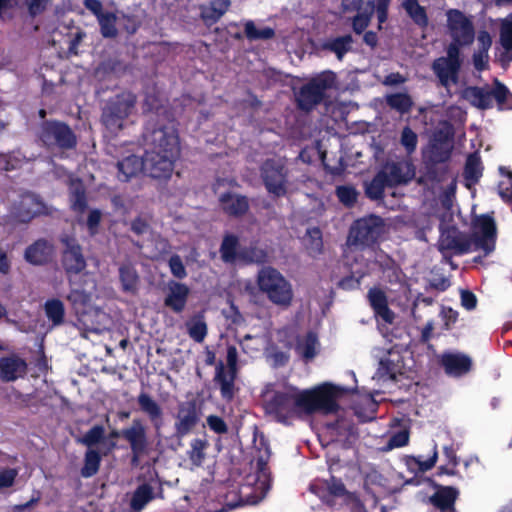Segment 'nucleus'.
<instances>
[{
  "instance_id": "nucleus-64",
  "label": "nucleus",
  "mask_w": 512,
  "mask_h": 512,
  "mask_svg": "<svg viewBox=\"0 0 512 512\" xmlns=\"http://www.w3.org/2000/svg\"><path fill=\"white\" fill-rule=\"evenodd\" d=\"M130 229L136 235H143L149 232L150 224L142 216H137L131 221Z\"/></svg>"
},
{
  "instance_id": "nucleus-63",
  "label": "nucleus",
  "mask_w": 512,
  "mask_h": 512,
  "mask_svg": "<svg viewBox=\"0 0 512 512\" xmlns=\"http://www.w3.org/2000/svg\"><path fill=\"white\" fill-rule=\"evenodd\" d=\"M327 489L329 493L336 497H342L347 493L346 487L341 479L331 476L330 480L327 481Z\"/></svg>"
},
{
  "instance_id": "nucleus-29",
  "label": "nucleus",
  "mask_w": 512,
  "mask_h": 512,
  "mask_svg": "<svg viewBox=\"0 0 512 512\" xmlns=\"http://www.w3.org/2000/svg\"><path fill=\"white\" fill-rule=\"evenodd\" d=\"M126 68L124 62L117 57H109L97 65L94 73L99 81H107L124 75Z\"/></svg>"
},
{
  "instance_id": "nucleus-13",
  "label": "nucleus",
  "mask_w": 512,
  "mask_h": 512,
  "mask_svg": "<svg viewBox=\"0 0 512 512\" xmlns=\"http://www.w3.org/2000/svg\"><path fill=\"white\" fill-rule=\"evenodd\" d=\"M473 233L470 234L473 240V250H483L487 256L495 249L497 227L495 220L488 214L476 216L472 221Z\"/></svg>"
},
{
  "instance_id": "nucleus-15",
  "label": "nucleus",
  "mask_w": 512,
  "mask_h": 512,
  "mask_svg": "<svg viewBox=\"0 0 512 512\" xmlns=\"http://www.w3.org/2000/svg\"><path fill=\"white\" fill-rule=\"evenodd\" d=\"M461 64L460 50L455 44H449L447 56L435 59L432 63V69L441 85L446 87L450 81L454 84L458 82Z\"/></svg>"
},
{
  "instance_id": "nucleus-17",
  "label": "nucleus",
  "mask_w": 512,
  "mask_h": 512,
  "mask_svg": "<svg viewBox=\"0 0 512 512\" xmlns=\"http://www.w3.org/2000/svg\"><path fill=\"white\" fill-rule=\"evenodd\" d=\"M122 438L128 442L131 450V463L137 465L140 458L148 454L149 441L147 429L139 418L133 419L129 427L123 428Z\"/></svg>"
},
{
  "instance_id": "nucleus-55",
  "label": "nucleus",
  "mask_w": 512,
  "mask_h": 512,
  "mask_svg": "<svg viewBox=\"0 0 512 512\" xmlns=\"http://www.w3.org/2000/svg\"><path fill=\"white\" fill-rule=\"evenodd\" d=\"M500 43L505 50H512V13L501 20Z\"/></svg>"
},
{
  "instance_id": "nucleus-51",
  "label": "nucleus",
  "mask_w": 512,
  "mask_h": 512,
  "mask_svg": "<svg viewBox=\"0 0 512 512\" xmlns=\"http://www.w3.org/2000/svg\"><path fill=\"white\" fill-rule=\"evenodd\" d=\"M207 446L208 442L200 438H196L191 441V449L188 451V456L194 465L199 466L203 463L205 459L204 451L207 448Z\"/></svg>"
},
{
  "instance_id": "nucleus-44",
  "label": "nucleus",
  "mask_w": 512,
  "mask_h": 512,
  "mask_svg": "<svg viewBox=\"0 0 512 512\" xmlns=\"http://www.w3.org/2000/svg\"><path fill=\"white\" fill-rule=\"evenodd\" d=\"M76 314H85L91 303V293L82 289H72L67 295Z\"/></svg>"
},
{
  "instance_id": "nucleus-9",
  "label": "nucleus",
  "mask_w": 512,
  "mask_h": 512,
  "mask_svg": "<svg viewBox=\"0 0 512 512\" xmlns=\"http://www.w3.org/2000/svg\"><path fill=\"white\" fill-rule=\"evenodd\" d=\"M494 87L491 90H485L482 87L472 86L466 89V96L471 99V103L479 109L486 110L492 108V99L497 102L499 109L512 108L508 100H512V94L509 89L498 79L494 80Z\"/></svg>"
},
{
  "instance_id": "nucleus-33",
  "label": "nucleus",
  "mask_w": 512,
  "mask_h": 512,
  "mask_svg": "<svg viewBox=\"0 0 512 512\" xmlns=\"http://www.w3.org/2000/svg\"><path fill=\"white\" fill-rule=\"evenodd\" d=\"M119 279L123 292L132 294L137 292L139 275L132 264L125 263L119 267Z\"/></svg>"
},
{
  "instance_id": "nucleus-22",
  "label": "nucleus",
  "mask_w": 512,
  "mask_h": 512,
  "mask_svg": "<svg viewBox=\"0 0 512 512\" xmlns=\"http://www.w3.org/2000/svg\"><path fill=\"white\" fill-rule=\"evenodd\" d=\"M140 411L145 414L156 433H159L164 425L163 409L160 404L148 393L141 392L137 396Z\"/></svg>"
},
{
  "instance_id": "nucleus-7",
  "label": "nucleus",
  "mask_w": 512,
  "mask_h": 512,
  "mask_svg": "<svg viewBox=\"0 0 512 512\" xmlns=\"http://www.w3.org/2000/svg\"><path fill=\"white\" fill-rule=\"evenodd\" d=\"M257 285L270 302L277 306L289 307L293 300L290 282L273 267H263L257 275Z\"/></svg>"
},
{
  "instance_id": "nucleus-5",
  "label": "nucleus",
  "mask_w": 512,
  "mask_h": 512,
  "mask_svg": "<svg viewBox=\"0 0 512 512\" xmlns=\"http://www.w3.org/2000/svg\"><path fill=\"white\" fill-rule=\"evenodd\" d=\"M36 136L47 150L69 151L77 146L75 132L66 122L57 119L42 121Z\"/></svg>"
},
{
  "instance_id": "nucleus-61",
  "label": "nucleus",
  "mask_w": 512,
  "mask_h": 512,
  "mask_svg": "<svg viewBox=\"0 0 512 512\" xmlns=\"http://www.w3.org/2000/svg\"><path fill=\"white\" fill-rule=\"evenodd\" d=\"M207 425L210 430L217 434H226L228 426L223 418L217 415H209L206 419Z\"/></svg>"
},
{
  "instance_id": "nucleus-31",
  "label": "nucleus",
  "mask_w": 512,
  "mask_h": 512,
  "mask_svg": "<svg viewBox=\"0 0 512 512\" xmlns=\"http://www.w3.org/2000/svg\"><path fill=\"white\" fill-rule=\"evenodd\" d=\"M240 248L241 245L237 235L232 233L225 234L219 248L221 260L226 264L238 263Z\"/></svg>"
},
{
  "instance_id": "nucleus-16",
  "label": "nucleus",
  "mask_w": 512,
  "mask_h": 512,
  "mask_svg": "<svg viewBox=\"0 0 512 512\" xmlns=\"http://www.w3.org/2000/svg\"><path fill=\"white\" fill-rule=\"evenodd\" d=\"M61 243L64 245L61 264L65 273L68 276L80 274L87 267L82 246L75 237L68 235L61 237Z\"/></svg>"
},
{
  "instance_id": "nucleus-26",
  "label": "nucleus",
  "mask_w": 512,
  "mask_h": 512,
  "mask_svg": "<svg viewBox=\"0 0 512 512\" xmlns=\"http://www.w3.org/2000/svg\"><path fill=\"white\" fill-rule=\"evenodd\" d=\"M189 294L190 289L186 284L170 281L168 283V292L164 298V305L179 314L185 309Z\"/></svg>"
},
{
  "instance_id": "nucleus-2",
  "label": "nucleus",
  "mask_w": 512,
  "mask_h": 512,
  "mask_svg": "<svg viewBox=\"0 0 512 512\" xmlns=\"http://www.w3.org/2000/svg\"><path fill=\"white\" fill-rule=\"evenodd\" d=\"M149 111L144 135L150 149L144 154V174L153 179H169L181 151L178 130L162 105Z\"/></svg>"
},
{
  "instance_id": "nucleus-59",
  "label": "nucleus",
  "mask_w": 512,
  "mask_h": 512,
  "mask_svg": "<svg viewBox=\"0 0 512 512\" xmlns=\"http://www.w3.org/2000/svg\"><path fill=\"white\" fill-rule=\"evenodd\" d=\"M168 265L174 277L184 279L187 276L186 268L178 254H174L169 258Z\"/></svg>"
},
{
  "instance_id": "nucleus-3",
  "label": "nucleus",
  "mask_w": 512,
  "mask_h": 512,
  "mask_svg": "<svg viewBox=\"0 0 512 512\" xmlns=\"http://www.w3.org/2000/svg\"><path fill=\"white\" fill-rule=\"evenodd\" d=\"M336 79V74L330 70L323 71L311 78L295 93L297 108L306 113L311 112L324 101L326 91L335 87Z\"/></svg>"
},
{
  "instance_id": "nucleus-49",
  "label": "nucleus",
  "mask_w": 512,
  "mask_h": 512,
  "mask_svg": "<svg viewBox=\"0 0 512 512\" xmlns=\"http://www.w3.org/2000/svg\"><path fill=\"white\" fill-rule=\"evenodd\" d=\"M245 36L250 41L255 40H269L275 36V30L271 27H264L262 29L256 28L252 20L245 22Z\"/></svg>"
},
{
  "instance_id": "nucleus-11",
  "label": "nucleus",
  "mask_w": 512,
  "mask_h": 512,
  "mask_svg": "<svg viewBox=\"0 0 512 512\" xmlns=\"http://www.w3.org/2000/svg\"><path fill=\"white\" fill-rule=\"evenodd\" d=\"M202 407L196 398L181 401L174 415L175 436L179 439L192 433L200 423Z\"/></svg>"
},
{
  "instance_id": "nucleus-30",
  "label": "nucleus",
  "mask_w": 512,
  "mask_h": 512,
  "mask_svg": "<svg viewBox=\"0 0 512 512\" xmlns=\"http://www.w3.org/2000/svg\"><path fill=\"white\" fill-rule=\"evenodd\" d=\"M118 179L122 182H128L139 173H144V156L129 155L117 163Z\"/></svg>"
},
{
  "instance_id": "nucleus-45",
  "label": "nucleus",
  "mask_w": 512,
  "mask_h": 512,
  "mask_svg": "<svg viewBox=\"0 0 512 512\" xmlns=\"http://www.w3.org/2000/svg\"><path fill=\"white\" fill-rule=\"evenodd\" d=\"M438 459V452L437 447L434 445L433 448V454L428 459L422 461L419 457L415 456H408L406 459V465L409 470L411 471H419V472H426L433 468L437 462Z\"/></svg>"
},
{
  "instance_id": "nucleus-36",
  "label": "nucleus",
  "mask_w": 512,
  "mask_h": 512,
  "mask_svg": "<svg viewBox=\"0 0 512 512\" xmlns=\"http://www.w3.org/2000/svg\"><path fill=\"white\" fill-rule=\"evenodd\" d=\"M69 200L71 209L77 213H83L88 207L86 190L83 183L78 180L73 183L69 191Z\"/></svg>"
},
{
  "instance_id": "nucleus-18",
  "label": "nucleus",
  "mask_w": 512,
  "mask_h": 512,
  "mask_svg": "<svg viewBox=\"0 0 512 512\" xmlns=\"http://www.w3.org/2000/svg\"><path fill=\"white\" fill-rule=\"evenodd\" d=\"M50 214L46 203L32 192L22 194L13 211L14 218L20 223H29L36 217Z\"/></svg>"
},
{
  "instance_id": "nucleus-34",
  "label": "nucleus",
  "mask_w": 512,
  "mask_h": 512,
  "mask_svg": "<svg viewBox=\"0 0 512 512\" xmlns=\"http://www.w3.org/2000/svg\"><path fill=\"white\" fill-rule=\"evenodd\" d=\"M353 37L350 34L343 36H337L328 39L323 43V49L334 53L338 60H342L343 57L352 50Z\"/></svg>"
},
{
  "instance_id": "nucleus-8",
  "label": "nucleus",
  "mask_w": 512,
  "mask_h": 512,
  "mask_svg": "<svg viewBox=\"0 0 512 512\" xmlns=\"http://www.w3.org/2000/svg\"><path fill=\"white\" fill-rule=\"evenodd\" d=\"M385 231L384 219L370 214L359 218L350 227L347 243L355 247H372Z\"/></svg>"
},
{
  "instance_id": "nucleus-27",
  "label": "nucleus",
  "mask_w": 512,
  "mask_h": 512,
  "mask_svg": "<svg viewBox=\"0 0 512 512\" xmlns=\"http://www.w3.org/2000/svg\"><path fill=\"white\" fill-rule=\"evenodd\" d=\"M27 363L17 355L0 358V379L3 382H13L27 373Z\"/></svg>"
},
{
  "instance_id": "nucleus-41",
  "label": "nucleus",
  "mask_w": 512,
  "mask_h": 512,
  "mask_svg": "<svg viewBox=\"0 0 512 512\" xmlns=\"http://www.w3.org/2000/svg\"><path fill=\"white\" fill-rule=\"evenodd\" d=\"M374 10L375 2L367 0L364 9L352 18V28L356 34H362L369 26Z\"/></svg>"
},
{
  "instance_id": "nucleus-19",
  "label": "nucleus",
  "mask_w": 512,
  "mask_h": 512,
  "mask_svg": "<svg viewBox=\"0 0 512 512\" xmlns=\"http://www.w3.org/2000/svg\"><path fill=\"white\" fill-rule=\"evenodd\" d=\"M379 173L386 176L388 187H397L409 183L415 176V167L407 161L386 162Z\"/></svg>"
},
{
  "instance_id": "nucleus-6",
  "label": "nucleus",
  "mask_w": 512,
  "mask_h": 512,
  "mask_svg": "<svg viewBox=\"0 0 512 512\" xmlns=\"http://www.w3.org/2000/svg\"><path fill=\"white\" fill-rule=\"evenodd\" d=\"M136 103V95L129 91L110 97L102 108L101 123L109 132H119L124 128L126 119L133 113Z\"/></svg>"
},
{
  "instance_id": "nucleus-42",
  "label": "nucleus",
  "mask_w": 512,
  "mask_h": 512,
  "mask_svg": "<svg viewBox=\"0 0 512 512\" xmlns=\"http://www.w3.org/2000/svg\"><path fill=\"white\" fill-rule=\"evenodd\" d=\"M102 456L99 451L88 449L84 455V464L80 470L81 476L90 478L96 475L100 469Z\"/></svg>"
},
{
  "instance_id": "nucleus-14",
  "label": "nucleus",
  "mask_w": 512,
  "mask_h": 512,
  "mask_svg": "<svg viewBox=\"0 0 512 512\" xmlns=\"http://www.w3.org/2000/svg\"><path fill=\"white\" fill-rule=\"evenodd\" d=\"M263 184L269 194L283 197L287 194L288 171L274 159H267L260 167Z\"/></svg>"
},
{
  "instance_id": "nucleus-58",
  "label": "nucleus",
  "mask_w": 512,
  "mask_h": 512,
  "mask_svg": "<svg viewBox=\"0 0 512 512\" xmlns=\"http://www.w3.org/2000/svg\"><path fill=\"white\" fill-rule=\"evenodd\" d=\"M270 449L268 446L265 447V450L263 452H260V455L256 458V467H257V474L258 478H268L269 468H268V461L270 458Z\"/></svg>"
},
{
  "instance_id": "nucleus-57",
  "label": "nucleus",
  "mask_w": 512,
  "mask_h": 512,
  "mask_svg": "<svg viewBox=\"0 0 512 512\" xmlns=\"http://www.w3.org/2000/svg\"><path fill=\"white\" fill-rule=\"evenodd\" d=\"M200 17L205 25L212 26L221 19L222 15L218 12V10L215 7L208 4L201 6Z\"/></svg>"
},
{
  "instance_id": "nucleus-60",
  "label": "nucleus",
  "mask_w": 512,
  "mask_h": 512,
  "mask_svg": "<svg viewBox=\"0 0 512 512\" xmlns=\"http://www.w3.org/2000/svg\"><path fill=\"white\" fill-rule=\"evenodd\" d=\"M53 0H24L28 13L32 17H36L46 11Z\"/></svg>"
},
{
  "instance_id": "nucleus-43",
  "label": "nucleus",
  "mask_w": 512,
  "mask_h": 512,
  "mask_svg": "<svg viewBox=\"0 0 512 512\" xmlns=\"http://www.w3.org/2000/svg\"><path fill=\"white\" fill-rule=\"evenodd\" d=\"M154 498L155 495L152 486L143 483L134 491L131 499V507L136 511L142 510Z\"/></svg>"
},
{
  "instance_id": "nucleus-52",
  "label": "nucleus",
  "mask_w": 512,
  "mask_h": 512,
  "mask_svg": "<svg viewBox=\"0 0 512 512\" xmlns=\"http://www.w3.org/2000/svg\"><path fill=\"white\" fill-rule=\"evenodd\" d=\"M336 196L344 206L352 208L357 202L358 191L353 186L341 185L336 188Z\"/></svg>"
},
{
  "instance_id": "nucleus-23",
  "label": "nucleus",
  "mask_w": 512,
  "mask_h": 512,
  "mask_svg": "<svg viewBox=\"0 0 512 512\" xmlns=\"http://www.w3.org/2000/svg\"><path fill=\"white\" fill-rule=\"evenodd\" d=\"M440 364L446 374L454 377H460L472 369L471 358L463 353H444L440 358Z\"/></svg>"
},
{
  "instance_id": "nucleus-47",
  "label": "nucleus",
  "mask_w": 512,
  "mask_h": 512,
  "mask_svg": "<svg viewBox=\"0 0 512 512\" xmlns=\"http://www.w3.org/2000/svg\"><path fill=\"white\" fill-rule=\"evenodd\" d=\"M411 20L420 28L424 29L429 24L426 8L419 4V0L403 7Z\"/></svg>"
},
{
  "instance_id": "nucleus-54",
  "label": "nucleus",
  "mask_w": 512,
  "mask_h": 512,
  "mask_svg": "<svg viewBox=\"0 0 512 512\" xmlns=\"http://www.w3.org/2000/svg\"><path fill=\"white\" fill-rule=\"evenodd\" d=\"M104 439V427L102 425H95L82 436L80 442L90 449V447L103 442Z\"/></svg>"
},
{
  "instance_id": "nucleus-48",
  "label": "nucleus",
  "mask_w": 512,
  "mask_h": 512,
  "mask_svg": "<svg viewBox=\"0 0 512 512\" xmlns=\"http://www.w3.org/2000/svg\"><path fill=\"white\" fill-rule=\"evenodd\" d=\"M499 172L502 176L505 177V179L501 180L498 184V194L504 203L511 205L512 204V171L508 170L506 167L500 166Z\"/></svg>"
},
{
  "instance_id": "nucleus-46",
  "label": "nucleus",
  "mask_w": 512,
  "mask_h": 512,
  "mask_svg": "<svg viewBox=\"0 0 512 512\" xmlns=\"http://www.w3.org/2000/svg\"><path fill=\"white\" fill-rule=\"evenodd\" d=\"M100 33L104 38H115L118 35L116 27L117 16L114 12H105L98 19Z\"/></svg>"
},
{
  "instance_id": "nucleus-4",
  "label": "nucleus",
  "mask_w": 512,
  "mask_h": 512,
  "mask_svg": "<svg viewBox=\"0 0 512 512\" xmlns=\"http://www.w3.org/2000/svg\"><path fill=\"white\" fill-rule=\"evenodd\" d=\"M452 149L453 146L431 142L423 156L424 171L416 180L419 185L437 184L447 179L449 167L446 163L451 158Z\"/></svg>"
},
{
  "instance_id": "nucleus-21",
  "label": "nucleus",
  "mask_w": 512,
  "mask_h": 512,
  "mask_svg": "<svg viewBox=\"0 0 512 512\" xmlns=\"http://www.w3.org/2000/svg\"><path fill=\"white\" fill-rule=\"evenodd\" d=\"M54 256V245L44 239L40 238L29 245L24 252V259L35 266L48 264Z\"/></svg>"
},
{
  "instance_id": "nucleus-24",
  "label": "nucleus",
  "mask_w": 512,
  "mask_h": 512,
  "mask_svg": "<svg viewBox=\"0 0 512 512\" xmlns=\"http://www.w3.org/2000/svg\"><path fill=\"white\" fill-rule=\"evenodd\" d=\"M219 202L223 212L234 218L243 217L250 208L247 196L232 193L230 191L221 194Z\"/></svg>"
},
{
  "instance_id": "nucleus-28",
  "label": "nucleus",
  "mask_w": 512,
  "mask_h": 512,
  "mask_svg": "<svg viewBox=\"0 0 512 512\" xmlns=\"http://www.w3.org/2000/svg\"><path fill=\"white\" fill-rule=\"evenodd\" d=\"M367 298L375 316L381 318L385 323L392 324L395 319V313L388 306L386 293L380 288H370Z\"/></svg>"
},
{
  "instance_id": "nucleus-53",
  "label": "nucleus",
  "mask_w": 512,
  "mask_h": 512,
  "mask_svg": "<svg viewBox=\"0 0 512 512\" xmlns=\"http://www.w3.org/2000/svg\"><path fill=\"white\" fill-rule=\"evenodd\" d=\"M400 144L407 155H412L417 149L418 135L409 126H405L401 131Z\"/></svg>"
},
{
  "instance_id": "nucleus-50",
  "label": "nucleus",
  "mask_w": 512,
  "mask_h": 512,
  "mask_svg": "<svg viewBox=\"0 0 512 512\" xmlns=\"http://www.w3.org/2000/svg\"><path fill=\"white\" fill-rule=\"evenodd\" d=\"M257 502L258 500L256 499V497H253L252 500H244L243 497L238 495L236 492H230L225 497L224 505L220 509H217L213 512H229L238 507H242L246 504H255Z\"/></svg>"
},
{
  "instance_id": "nucleus-56",
  "label": "nucleus",
  "mask_w": 512,
  "mask_h": 512,
  "mask_svg": "<svg viewBox=\"0 0 512 512\" xmlns=\"http://www.w3.org/2000/svg\"><path fill=\"white\" fill-rule=\"evenodd\" d=\"M189 336L197 343L204 341L207 335V324L204 320L199 319L191 323H187Z\"/></svg>"
},
{
  "instance_id": "nucleus-39",
  "label": "nucleus",
  "mask_w": 512,
  "mask_h": 512,
  "mask_svg": "<svg viewBox=\"0 0 512 512\" xmlns=\"http://www.w3.org/2000/svg\"><path fill=\"white\" fill-rule=\"evenodd\" d=\"M386 187H388L386 176L378 171L372 180L365 184V195L370 200H383Z\"/></svg>"
},
{
  "instance_id": "nucleus-37",
  "label": "nucleus",
  "mask_w": 512,
  "mask_h": 512,
  "mask_svg": "<svg viewBox=\"0 0 512 512\" xmlns=\"http://www.w3.org/2000/svg\"><path fill=\"white\" fill-rule=\"evenodd\" d=\"M44 311L47 319L54 327L60 326L65 321V307L60 299H49L44 304Z\"/></svg>"
},
{
  "instance_id": "nucleus-40",
  "label": "nucleus",
  "mask_w": 512,
  "mask_h": 512,
  "mask_svg": "<svg viewBox=\"0 0 512 512\" xmlns=\"http://www.w3.org/2000/svg\"><path fill=\"white\" fill-rule=\"evenodd\" d=\"M267 261V253L264 249L256 245L241 246L240 248V264H263Z\"/></svg>"
},
{
  "instance_id": "nucleus-20",
  "label": "nucleus",
  "mask_w": 512,
  "mask_h": 512,
  "mask_svg": "<svg viewBox=\"0 0 512 512\" xmlns=\"http://www.w3.org/2000/svg\"><path fill=\"white\" fill-rule=\"evenodd\" d=\"M435 492L428 498V504L432 505L439 512H457L456 501L459 497V490L454 486H444L432 482Z\"/></svg>"
},
{
  "instance_id": "nucleus-1",
  "label": "nucleus",
  "mask_w": 512,
  "mask_h": 512,
  "mask_svg": "<svg viewBox=\"0 0 512 512\" xmlns=\"http://www.w3.org/2000/svg\"><path fill=\"white\" fill-rule=\"evenodd\" d=\"M342 392V388L331 383L306 390L288 385L283 390H274L265 398L263 408L265 413L277 422L288 424L291 419L316 412L337 413L340 409L337 400Z\"/></svg>"
},
{
  "instance_id": "nucleus-62",
  "label": "nucleus",
  "mask_w": 512,
  "mask_h": 512,
  "mask_svg": "<svg viewBox=\"0 0 512 512\" xmlns=\"http://www.w3.org/2000/svg\"><path fill=\"white\" fill-rule=\"evenodd\" d=\"M409 442V431L408 430H400L394 433L388 440L389 448H400L404 447Z\"/></svg>"
},
{
  "instance_id": "nucleus-35",
  "label": "nucleus",
  "mask_w": 512,
  "mask_h": 512,
  "mask_svg": "<svg viewBox=\"0 0 512 512\" xmlns=\"http://www.w3.org/2000/svg\"><path fill=\"white\" fill-rule=\"evenodd\" d=\"M386 104L401 115L409 113L414 105L412 97L406 92L388 94Z\"/></svg>"
},
{
  "instance_id": "nucleus-10",
  "label": "nucleus",
  "mask_w": 512,
  "mask_h": 512,
  "mask_svg": "<svg viewBox=\"0 0 512 512\" xmlns=\"http://www.w3.org/2000/svg\"><path fill=\"white\" fill-rule=\"evenodd\" d=\"M447 28L450 32L452 42L460 50L461 46H469L475 39V28L472 20L459 9L446 11Z\"/></svg>"
},
{
  "instance_id": "nucleus-25",
  "label": "nucleus",
  "mask_w": 512,
  "mask_h": 512,
  "mask_svg": "<svg viewBox=\"0 0 512 512\" xmlns=\"http://www.w3.org/2000/svg\"><path fill=\"white\" fill-rule=\"evenodd\" d=\"M237 373L226 371V367L222 361L216 364L214 383L220 389L221 398L227 402L233 400L237 388L235 386V380Z\"/></svg>"
},
{
  "instance_id": "nucleus-32",
  "label": "nucleus",
  "mask_w": 512,
  "mask_h": 512,
  "mask_svg": "<svg viewBox=\"0 0 512 512\" xmlns=\"http://www.w3.org/2000/svg\"><path fill=\"white\" fill-rule=\"evenodd\" d=\"M318 345L317 334L313 331H308L304 337H297L295 352L300 355L305 362H308L317 355Z\"/></svg>"
},
{
  "instance_id": "nucleus-12",
  "label": "nucleus",
  "mask_w": 512,
  "mask_h": 512,
  "mask_svg": "<svg viewBox=\"0 0 512 512\" xmlns=\"http://www.w3.org/2000/svg\"><path fill=\"white\" fill-rule=\"evenodd\" d=\"M437 247L443 256H446L447 253L464 255L474 251L471 236L460 231L455 225H448L440 229Z\"/></svg>"
},
{
  "instance_id": "nucleus-38",
  "label": "nucleus",
  "mask_w": 512,
  "mask_h": 512,
  "mask_svg": "<svg viewBox=\"0 0 512 512\" xmlns=\"http://www.w3.org/2000/svg\"><path fill=\"white\" fill-rule=\"evenodd\" d=\"M483 173V166L481 162V158L478 154V152H473L468 155L466 159V163L464 166V178L467 181L472 182L473 184H476L480 178L482 177Z\"/></svg>"
}]
</instances>
